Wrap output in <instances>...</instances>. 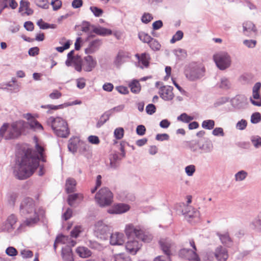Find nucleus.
<instances>
[{
    "label": "nucleus",
    "instance_id": "obj_28",
    "mask_svg": "<svg viewBox=\"0 0 261 261\" xmlns=\"http://www.w3.org/2000/svg\"><path fill=\"white\" fill-rule=\"evenodd\" d=\"M79 140L77 138L70 139L68 145V149L71 152H75L77 149Z\"/></svg>",
    "mask_w": 261,
    "mask_h": 261
},
{
    "label": "nucleus",
    "instance_id": "obj_35",
    "mask_svg": "<svg viewBox=\"0 0 261 261\" xmlns=\"http://www.w3.org/2000/svg\"><path fill=\"white\" fill-rule=\"evenodd\" d=\"M62 256L65 261H73V257L71 249H69L68 251H63Z\"/></svg>",
    "mask_w": 261,
    "mask_h": 261
},
{
    "label": "nucleus",
    "instance_id": "obj_18",
    "mask_svg": "<svg viewBox=\"0 0 261 261\" xmlns=\"http://www.w3.org/2000/svg\"><path fill=\"white\" fill-rule=\"evenodd\" d=\"M243 33L247 36H251L253 34H255L256 29L253 22L250 21H246L243 23Z\"/></svg>",
    "mask_w": 261,
    "mask_h": 261
},
{
    "label": "nucleus",
    "instance_id": "obj_14",
    "mask_svg": "<svg viewBox=\"0 0 261 261\" xmlns=\"http://www.w3.org/2000/svg\"><path fill=\"white\" fill-rule=\"evenodd\" d=\"M173 89V88L171 86H162L160 88L159 95L165 100H171L174 97Z\"/></svg>",
    "mask_w": 261,
    "mask_h": 261
},
{
    "label": "nucleus",
    "instance_id": "obj_26",
    "mask_svg": "<svg viewBox=\"0 0 261 261\" xmlns=\"http://www.w3.org/2000/svg\"><path fill=\"white\" fill-rule=\"evenodd\" d=\"M76 182L75 179L69 178L66 180V190L67 193H72L74 191Z\"/></svg>",
    "mask_w": 261,
    "mask_h": 261
},
{
    "label": "nucleus",
    "instance_id": "obj_27",
    "mask_svg": "<svg viewBox=\"0 0 261 261\" xmlns=\"http://www.w3.org/2000/svg\"><path fill=\"white\" fill-rule=\"evenodd\" d=\"M132 92L134 93H138L141 90V86L139 81L133 80L128 85Z\"/></svg>",
    "mask_w": 261,
    "mask_h": 261
},
{
    "label": "nucleus",
    "instance_id": "obj_24",
    "mask_svg": "<svg viewBox=\"0 0 261 261\" xmlns=\"http://www.w3.org/2000/svg\"><path fill=\"white\" fill-rule=\"evenodd\" d=\"M76 252L80 257L82 258H87L90 256L92 254L91 251L87 247L80 246L76 249Z\"/></svg>",
    "mask_w": 261,
    "mask_h": 261
},
{
    "label": "nucleus",
    "instance_id": "obj_12",
    "mask_svg": "<svg viewBox=\"0 0 261 261\" xmlns=\"http://www.w3.org/2000/svg\"><path fill=\"white\" fill-rule=\"evenodd\" d=\"M110 227L102 221H97L94 227V232L95 235L100 238L109 233Z\"/></svg>",
    "mask_w": 261,
    "mask_h": 261
},
{
    "label": "nucleus",
    "instance_id": "obj_41",
    "mask_svg": "<svg viewBox=\"0 0 261 261\" xmlns=\"http://www.w3.org/2000/svg\"><path fill=\"white\" fill-rule=\"evenodd\" d=\"M115 261H131L130 258L123 253H120L114 256Z\"/></svg>",
    "mask_w": 261,
    "mask_h": 261
},
{
    "label": "nucleus",
    "instance_id": "obj_32",
    "mask_svg": "<svg viewBox=\"0 0 261 261\" xmlns=\"http://www.w3.org/2000/svg\"><path fill=\"white\" fill-rule=\"evenodd\" d=\"M148 44L150 47L153 50H159L161 46L160 43L156 39L152 38Z\"/></svg>",
    "mask_w": 261,
    "mask_h": 261
},
{
    "label": "nucleus",
    "instance_id": "obj_56",
    "mask_svg": "<svg viewBox=\"0 0 261 261\" xmlns=\"http://www.w3.org/2000/svg\"><path fill=\"white\" fill-rule=\"evenodd\" d=\"M41 108H43V109H48L49 110H57L63 108V105H60L58 106H54L53 105H47L42 106Z\"/></svg>",
    "mask_w": 261,
    "mask_h": 261
},
{
    "label": "nucleus",
    "instance_id": "obj_34",
    "mask_svg": "<svg viewBox=\"0 0 261 261\" xmlns=\"http://www.w3.org/2000/svg\"><path fill=\"white\" fill-rule=\"evenodd\" d=\"M215 126V121L213 120H204L202 123V127L205 129H212Z\"/></svg>",
    "mask_w": 261,
    "mask_h": 261
},
{
    "label": "nucleus",
    "instance_id": "obj_38",
    "mask_svg": "<svg viewBox=\"0 0 261 261\" xmlns=\"http://www.w3.org/2000/svg\"><path fill=\"white\" fill-rule=\"evenodd\" d=\"M183 36L184 33L181 31H177L175 34L173 35L172 39L170 40V43L173 44L176 41L180 40L183 38Z\"/></svg>",
    "mask_w": 261,
    "mask_h": 261
},
{
    "label": "nucleus",
    "instance_id": "obj_31",
    "mask_svg": "<svg viewBox=\"0 0 261 261\" xmlns=\"http://www.w3.org/2000/svg\"><path fill=\"white\" fill-rule=\"evenodd\" d=\"M193 119V117L189 116L187 114L185 113L181 114L177 117V120L178 121H180L185 123H189Z\"/></svg>",
    "mask_w": 261,
    "mask_h": 261
},
{
    "label": "nucleus",
    "instance_id": "obj_13",
    "mask_svg": "<svg viewBox=\"0 0 261 261\" xmlns=\"http://www.w3.org/2000/svg\"><path fill=\"white\" fill-rule=\"evenodd\" d=\"M260 88L261 84L259 82L256 83L253 87L252 97L253 99L250 98V101L254 106H261V96L259 94Z\"/></svg>",
    "mask_w": 261,
    "mask_h": 261
},
{
    "label": "nucleus",
    "instance_id": "obj_49",
    "mask_svg": "<svg viewBox=\"0 0 261 261\" xmlns=\"http://www.w3.org/2000/svg\"><path fill=\"white\" fill-rule=\"evenodd\" d=\"M153 19V17L151 14L145 13L141 18V20L143 23H148Z\"/></svg>",
    "mask_w": 261,
    "mask_h": 261
},
{
    "label": "nucleus",
    "instance_id": "obj_25",
    "mask_svg": "<svg viewBox=\"0 0 261 261\" xmlns=\"http://www.w3.org/2000/svg\"><path fill=\"white\" fill-rule=\"evenodd\" d=\"M217 236L219 237L222 243L224 245L229 247L231 245L232 240L230 238L228 232H226L224 234L218 233Z\"/></svg>",
    "mask_w": 261,
    "mask_h": 261
},
{
    "label": "nucleus",
    "instance_id": "obj_39",
    "mask_svg": "<svg viewBox=\"0 0 261 261\" xmlns=\"http://www.w3.org/2000/svg\"><path fill=\"white\" fill-rule=\"evenodd\" d=\"M37 24L40 28L42 29H46L50 28L54 29L55 28L54 24L50 25L49 24L45 22L42 19H39Z\"/></svg>",
    "mask_w": 261,
    "mask_h": 261
},
{
    "label": "nucleus",
    "instance_id": "obj_55",
    "mask_svg": "<svg viewBox=\"0 0 261 261\" xmlns=\"http://www.w3.org/2000/svg\"><path fill=\"white\" fill-rule=\"evenodd\" d=\"M247 124V121L244 119H242L237 123L236 127L239 129L243 130L246 127Z\"/></svg>",
    "mask_w": 261,
    "mask_h": 261
},
{
    "label": "nucleus",
    "instance_id": "obj_42",
    "mask_svg": "<svg viewBox=\"0 0 261 261\" xmlns=\"http://www.w3.org/2000/svg\"><path fill=\"white\" fill-rule=\"evenodd\" d=\"M62 96V94L61 92L57 90H54L49 95V97L51 99H58L60 98Z\"/></svg>",
    "mask_w": 261,
    "mask_h": 261
},
{
    "label": "nucleus",
    "instance_id": "obj_43",
    "mask_svg": "<svg viewBox=\"0 0 261 261\" xmlns=\"http://www.w3.org/2000/svg\"><path fill=\"white\" fill-rule=\"evenodd\" d=\"M70 238L68 236L61 235L57 237V242H60V243L64 244H68Z\"/></svg>",
    "mask_w": 261,
    "mask_h": 261
},
{
    "label": "nucleus",
    "instance_id": "obj_6",
    "mask_svg": "<svg viewBox=\"0 0 261 261\" xmlns=\"http://www.w3.org/2000/svg\"><path fill=\"white\" fill-rule=\"evenodd\" d=\"M204 67L200 64L191 63L185 70L186 77L191 81L201 79L204 75Z\"/></svg>",
    "mask_w": 261,
    "mask_h": 261
},
{
    "label": "nucleus",
    "instance_id": "obj_16",
    "mask_svg": "<svg viewBox=\"0 0 261 261\" xmlns=\"http://www.w3.org/2000/svg\"><path fill=\"white\" fill-rule=\"evenodd\" d=\"M214 255L218 261H226L228 258V251L225 248L219 246L215 249Z\"/></svg>",
    "mask_w": 261,
    "mask_h": 261
},
{
    "label": "nucleus",
    "instance_id": "obj_7",
    "mask_svg": "<svg viewBox=\"0 0 261 261\" xmlns=\"http://www.w3.org/2000/svg\"><path fill=\"white\" fill-rule=\"evenodd\" d=\"M95 199L100 206H108L113 201V194L108 188H102L96 194Z\"/></svg>",
    "mask_w": 261,
    "mask_h": 261
},
{
    "label": "nucleus",
    "instance_id": "obj_57",
    "mask_svg": "<svg viewBox=\"0 0 261 261\" xmlns=\"http://www.w3.org/2000/svg\"><path fill=\"white\" fill-rule=\"evenodd\" d=\"M7 255L9 256H15L17 254V250L13 247H9L6 250Z\"/></svg>",
    "mask_w": 261,
    "mask_h": 261
},
{
    "label": "nucleus",
    "instance_id": "obj_44",
    "mask_svg": "<svg viewBox=\"0 0 261 261\" xmlns=\"http://www.w3.org/2000/svg\"><path fill=\"white\" fill-rule=\"evenodd\" d=\"M109 119V115L108 114H103L100 118L99 121L97 123V127H99L102 125L108 119Z\"/></svg>",
    "mask_w": 261,
    "mask_h": 261
},
{
    "label": "nucleus",
    "instance_id": "obj_17",
    "mask_svg": "<svg viewBox=\"0 0 261 261\" xmlns=\"http://www.w3.org/2000/svg\"><path fill=\"white\" fill-rule=\"evenodd\" d=\"M141 244L136 240H129L125 245L126 250L130 254L135 255L141 248Z\"/></svg>",
    "mask_w": 261,
    "mask_h": 261
},
{
    "label": "nucleus",
    "instance_id": "obj_36",
    "mask_svg": "<svg viewBox=\"0 0 261 261\" xmlns=\"http://www.w3.org/2000/svg\"><path fill=\"white\" fill-rule=\"evenodd\" d=\"M139 39L143 42L148 43L152 37L148 34L141 32L139 33Z\"/></svg>",
    "mask_w": 261,
    "mask_h": 261
},
{
    "label": "nucleus",
    "instance_id": "obj_47",
    "mask_svg": "<svg viewBox=\"0 0 261 261\" xmlns=\"http://www.w3.org/2000/svg\"><path fill=\"white\" fill-rule=\"evenodd\" d=\"M90 9L96 17L101 16L103 12L102 9L97 7H90Z\"/></svg>",
    "mask_w": 261,
    "mask_h": 261
},
{
    "label": "nucleus",
    "instance_id": "obj_23",
    "mask_svg": "<svg viewBox=\"0 0 261 261\" xmlns=\"http://www.w3.org/2000/svg\"><path fill=\"white\" fill-rule=\"evenodd\" d=\"M101 42L99 40H95L90 42L88 47L85 49L87 54H91L97 50L101 45Z\"/></svg>",
    "mask_w": 261,
    "mask_h": 261
},
{
    "label": "nucleus",
    "instance_id": "obj_33",
    "mask_svg": "<svg viewBox=\"0 0 261 261\" xmlns=\"http://www.w3.org/2000/svg\"><path fill=\"white\" fill-rule=\"evenodd\" d=\"M36 5L42 9H48L49 8V2L48 0H34Z\"/></svg>",
    "mask_w": 261,
    "mask_h": 261
},
{
    "label": "nucleus",
    "instance_id": "obj_19",
    "mask_svg": "<svg viewBox=\"0 0 261 261\" xmlns=\"http://www.w3.org/2000/svg\"><path fill=\"white\" fill-rule=\"evenodd\" d=\"M135 57L138 59L139 63L142 65L141 66L142 68L143 67L147 68L149 66L150 60V57L149 54L146 53L141 54H136Z\"/></svg>",
    "mask_w": 261,
    "mask_h": 261
},
{
    "label": "nucleus",
    "instance_id": "obj_61",
    "mask_svg": "<svg viewBox=\"0 0 261 261\" xmlns=\"http://www.w3.org/2000/svg\"><path fill=\"white\" fill-rule=\"evenodd\" d=\"M212 134L213 135L217 136H224V133L223 132V129L221 127H216L213 130Z\"/></svg>",
    "mask_w": 261,
    "mask_h": 261
},
{
    "label": "nucleus",
    "instance_id": "obj_2",
    "mask_svg": "<svg viewBox=\"0 0 261 261\" xmlns=\"http://www.w3.org/2000/svg\"><path fill=\"white\" fill-rule=\"evenodd\" d=\"M21 215L25 218L24 224L31 226L37 223L39 220L37 207L34 200L30 197L24 198L20 205Z\"/></svg>",
    "mask_w": 261,
    "mask_h": 261
},
{
    "label": "nucleus",
    "instance_id": "obj_9",
    "mask_svg": "<svg viewBox=\"0 0 261 261\" xmlns=\"http://www.w3.org/2000/svg\"><path fill=\"white\" fill-rule=\"evenodd\" d=\"M213 58L217 67L220 69L224 70L230 66V59L227 53H219L215 55Z\"/></svg>",
    "mask_w": 261,
    "mask_h": 261
},
{
    "label": "nucleus",
    "instance_id": "obj_54",
    "mask_svg": "<svg viewBox=\"0 0 261 261\" xmlns=\"http://www.w3.org/2000/svg\"><path fill=\"white\" fill-rule=\"evenodd\" d=\"M82 231V227L80 226H75L71 231V236L72 237L76 238L79 233Z\"/></svg>",
    "mask_w": 261,
    "mask_h": 261
},
{
    "label": "nucleus",
    "instance_id": "obj_21",
    "mask_svg": "<svg viewBox=\"0 0 261 261\" xmlns=\"http://www.w3.org/2000/svg\"><path fill=\"white\" fill-rule=\"evenodd\" d=\"M123 233L115 232L111 234L110 238V243L112 245H121L124 242Z\"/></svg>",
    "mask_w": 261,
    "mask_h": 261
},
{
    "label": "nucleus",
    "instance_id": "obj_15",
    "mask_svg": "<svg viewBox=\"0 0 261 261\" xmlns=\"http://www.w3.org/2000/svg\"><path fill=\"white\" fill-rule=\"evenodd\" d=\"M130 209L129 205L124 203H118L114 204L108 210L110 214H122L128 211Z\"/></svg>",
    "mask_w": 261,
    "mask_h": 261
},
{
    "label": "nucleus",
    "instance_id": "obj_48",
    "mask_svg": "<svg viewBox=\"0 0 261 261\" xmlns=\"http://www.w3.org/2000/svg\"><path fill=\"white\" fill-rule=\"evenodd\" d=\"M251 142L256 148L261 146V138L258 136L252 137Z\"/></svg>",
    "mask_w": 261,
    "mask_h": 261
},
{
    "label": "nucleus",
    "instance_id": "obj_64",
    "mask_svg": "<svg viewBox=\"0 0 261 261\" xmlns=\"http://www.w3.org/2000/svg\"><path fill=\"white\" fill-rule=\"evenodd\" d=\"M254 225L257 229L261 230V212L258 215L257 219L254 221Z\"/></svg>",
    "mask_w": 261,
    "mask_h": 261
},
{
    "label": "nucleus",
    "instance_id": "obj_50",
    "mask_svg": "<svg viewBox=\"0 0 261 261\" xmlns=\"http://www.w3.org/2000/svg\"><path fill=\"white\" fill-rule=\"evenodd\" d=\"M261 120V115L259 113H253L251 117V121L253 123H257Z\"/></svg>",
    "mask_w": 261,
    "mask_h": 261
},
{
    "label": "nucleus",
    "instance_id": "obj_4",
    "mask_svg": "<svg viewBox=\"0 0 261 261\" xmlns=\"http://www.w3.org/2000/svg\"><path fill=\"white\" fill-rule=\"evenodd\" d=\"M47 123L50 125L55 134L58 137L66 138L69 135V129L67 122L60 117L53 116L48 118Z\"/></svg>",
    "mask_w": 261,
    "mask_h": 261
},
{
    "label": "nucleus",
    "instance_id": "obj_20",
    "mask_svg": "<svg viewBox=\"0 0 261 261\" xmlns=\"http://www.w3.org/2000/svg\"><path fill=\"white\" fill-rule=\"evenodd\" d=\"M74 50H71L67 54L68 61L70 62H72L74 65L75 69L76 71L79 72L81 71V66L80 65V59L81 57L80 56L74 57Z\"/></svg>",
    "mask_w": 261,
    "mask_h": 261
},
{
    "label": "nucleus",
    "instance_id": "obj_60",
    "mask_svg": "<svg viewBox=\"0 0 261 261\" xmlns=\"http://www.w3.org/2000/svg\"><path fill=\"white\" fill-rule=\"evenodd\" d=\"M146 128L143 125H139L137 127L136 133L139 136H143L145 134Z\"/></svg>",
    "mask_w": 261,
    "mask_h": 261
},
{
    "label": "nucleus",
    "instance_id": "obj_3",
    "mask_svg": "<svg viewBox=\"0 0 261 261\" xmlns=\"http://www.w3.org/2000/svg\"><path fill=\"white\" fill-rule=\"evenodd\" d=\"M27 128L28 123L23 120L14 122L10 125L5 123L0 128V136L7 140L15 139L20 136Z\"/></svg>",
    "mask_w": 261,
    "mask_h": 261
},
{
    "label": "nucleus",
    "instance_id": "obj_11",
    "mask_svg": "<svg viewBox=\"0 0 261 261\" xmlns=\"http://www.w3.org/2000/svg\"><path fill=\"white\" fill-rule=\"evenodd\" d=\"M81 70L83 69L86 71H91L96 65V61L91 56L85 57L83 60L80 59Z\"/></svg>",
    "mask_w": 261,
    "mask_h": 261
},
{
    "label": "nucleus",
    "instance_id": "obj_45",
    "mask_svg": "<svg viewBox=\"0 0 261 261\" xmlns=\"http://www.w3.org/2000/svg\"><path fill=\"white\" fill-rule=\"evenodd\" d=\"M30 8V3L25 0H21L20 2L19 11H23L28 10Z\"/></svg>",
    "mask_w": 261,
    "mask_h": 261
},
{
    "label": "nucleus",
    "instance_id": "obj_52",
    "mask_svg": "<svg viewBox=\"0 0 261 261\" xmlns=\"http://www.w3.org/2000/svg\"><path fill=\"white\" fill-rule=\"evenodd\" d=\"M51 5L55 11L59 10L62 6V2L60 0H52Z\"/></svg>",
    "mask_w": 261,
    "mask_h": 261
},
{
    "label": "nucleus",
    "instance_id": "obj_30",
    "mask_svg": "<svg viewBox=\"0 0 261 261\" xmlns=\"http://www.w3.org/2000/svg\"><path fill=\"white\" fill-rule=\"evenodd\" d=\"M93 32L101 36L109 35L112 34V31L110 30L101 27L94 28Z\"/></svg>",
    "mask_w": 261,
    "mask_h": 261
},
{
    "label": "nucleus",
    "instance_id": "obj_59",
    "mask_svg": "<svg viewBox=\"0 0 261 261\" xmlns=\"http://www.w3.org/2000/svg\"><path fill=\"white\" fill-rule=\"evenodd\" d=\"M243 43L249 48H253L256 45V41L253 40H245Z\"/></svg>",
    "mask_w": 261,
    "mask_h": 261
},
{
    "label": "nucleus",
    "instance_id": "obj_1",
    "mask_svg": "<svg viewBox=\"0 0 261 261\" xmlns=\"http://www.w3.org/2000/svg\"><path fill=\"white\" fill-rule=\"evenodd\" d=\"M34 139L36 142L35 149L40 156L38 159L32 157L30 155L31 150H27L26 153L22 157L18 170L16 172L15 175L19 179H25L33 174L39 165L38 160L45 162L44 146L38 143L36 137H35Z\"/></svg>",
    "mask_w": 261,
    "mask_h": 261
},
{
    "label": "nucleus",
    "instance_id": "obj_40",
    "mask_svg": "<svg viewBox=\"0 0 261 261\" xmlns=\"http://www.w3.org/2000/svg\"><path fill=\"white\" fill-rule=\"evenodd\" d=\"M124 129L122 127H118L115 129L114 135L116 139L120 140L123 137Z\"/></svg>",
    "mask_w": 261,
    "mask_h": 261
},
{
    "label": "nucleus",
    "instance_id": "obj_53",
    "mask_svg": "<svg viewBox=\"0 0 261 261\" xmlns=\"http://www.w3.org/2000/svg\"><path fill=\"white\" fill-rule=\"evenodd\" d=\"M71 45V42L70 41H67L65 43L64 46H59L57 47L56 48V50L60 53L63 52L65 50L68 49L70 47V46Z\"/></svg>",
    "mask_w": 261,
    "mask_h": 261
},
{
    "label": "nucleus",
    "instance_id": "obj_22",
    "mask_svg": "<svg viewBox=\"0 0 261 261\" xmlns=\"http://www.w3.org/2000/svg\"><path fill=\"white\" fill-rule=\"evenodd\" d=\"M129 58L130 57L128 53L120 51L118 52L116 57L114 61V64L116 66L119 67L123 63L125 62L127 59Z\"/></svg>",
    "mask_w": 261,
    "mask_h": 261
},
{
    "label": "nucleus",
    "instance_id": "obj_8",
    "mask_svg": "<svg viewBox=\"0 0 261 261\" xmlns=\"http://www.w3.org/2000/svg\"><path fill=\"white\" fill-rule=\"evenodd\" d=\"M189 243L193 248V250L186 248L181 249L178 252L179 256L190 261H200L199 256L196 252L197 248L194 240L192 239L190 240Z\"/></svg>",
    "mask_w": 261,
    "mask_h": 261
},
{
    "label": "nucleus",
    "instance_id": "obj_63",
    "mask_svg": "<svg viewBox=\"0 0 261 261\" xmlns=\"http://www.w3.org/2000/svg\"><path fill=\"white\" fill-rule=\"evenodd\" d=\"M88 141L91 144H98L100 142L99 139L97 136H90L88 138Z\"/></svg>",
    "mask_w": 261,
    "mask_h": 261
},
{
    "label": "nucleus",
    "instance_id": "obj_58",
    "mask_svg": "<svg viewBox=\"0 0 261 261\" xmlns=\"http://www.w3.org/2000/svg\"><path fill=\"white\" fill-rule=\"evenodd\" d=\"M17 217L15 215L12 214L7 219L8 223L11 226H13L17 222Z\"/></svg>",
    "mask_w": 261,
    "mask_h": 261
},
{
    "label": "nucleus",
    "instance_id": "obj_37",
    "mask_svg": "<svg viewBox=\"0 0 261 261\" xmlns=\"http://www.w3.org/2000/svg\"><path fill=\"white\" fill-rule=\"evenodd\" d=\"M175 55L179 60H182L186 58L187 56L186 50L181 48L175 50Z\"/></svg>",
    "mask_w": 261,
    "mask_h": 261
},
{
    "label": "nucleus",
    "instance_id": "obj_51",
    "mask_svg": "<svg viewBox=\"0 0 261 261\" xmlns=\"http://www.w3.org/2000/svg\"><path fill=\"white\" fill-rule=\"evenodd\" d=\"M247 175V172L243 170L239 171L235 175L236 179L239 181L243 180L246 178Z\"/></svg>",
    "mask_w": 261,
    "mask_h": 261
},
{
    "label": "nucleus",
    "instance_id": "obj_5",
    "mask_svg": "<svg viewBox=\"0 0 261 261\" xmlns=\"http://www.w3.org/2000/svg\"><path fill=\"white\" fill-rule=\"evenodd\" d=\"M125 233L128 237H136L137 238L145 243H148L152 240L151 234L145 231L139 227H135L133 225H127L125 227Z\"/></svg>",
    "mask_w": 261,
    "mask_h": 261
},
{
    "label": "nucleus",
    "instance_id": "obj_10",
    "mask_svg": "<svg viewBox=\"0 0 261 261\" xmlns=\"http://www.w3.org/2000/svg\"><path fill=\"white\" fill-rule=\"evenodd\" d=\"M162 251L168 256H171L174 247V243L168 238H162L159 241Z\"/></svg>",
    "mask_w": 261,
    "mask_h": 261
},
{
    "label": "nucleus",
    "instance_id": "obj_62",
    "mask_svg": "<svg viewBox=\"0 0 261 261\" xmlns=\"http://www.w3.org/2000/svg\"><path fill=\"white\" fill-rule=\"evenodd\" d=\"M186 172L189 176H192L195 171V167L194 165H189L186 167Z\"/></svg>",
    "mask_w": 261,
    "mask_h": 261
},
{
    "label": "nucleus",
    "instance_id": "obj_46",
    "mask_svg": "<svg viewBox=\"0 0 261 261\" xmlns=\"http://www.w3.org/2000/svg\"><path fill=\"white\" fill-rule=\"evenodd\" d=\"M82 196V194L81 193H77V194H74L69 195L68 198V204L72 206L75 200H77V196Z\"/></svg>",
    "mask_w": 261,
    "mask_h": 261
},
{
    "label": "nucleus",
    "instance_id": "obj_29",
    "mask_svg": "<svg viewBox=\"0 0 261 261\" xmlns=\"http://www.w3.org/2000/svg\"><path fill=\"white\" fill-rule=\"evenodd\" d=\"M28 124L30 128L35 130H42L43 129L42 125L35 119H32Z\"/></svg>",
    "mask_w": 261,
    "mask_h": 261
}]
</instances>
